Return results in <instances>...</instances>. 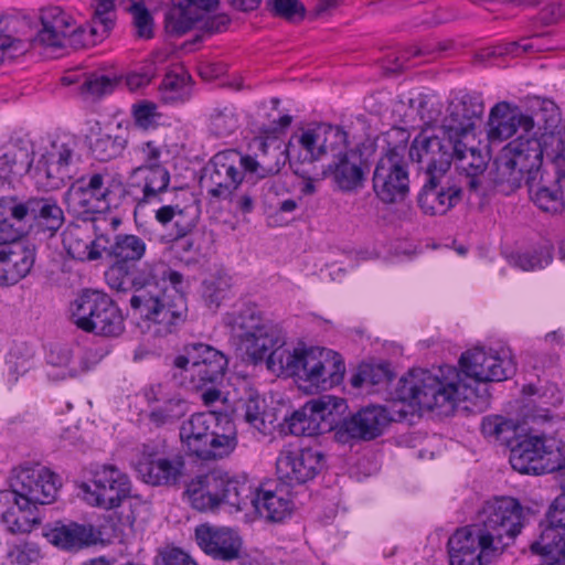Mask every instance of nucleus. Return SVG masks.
<instances>
[{"instance_id": "obj_48", "label": "nucleus", "mask_w": 565, "mask_h": 565, "mask_svg": "<svg viewBox=\"0 0 565 565\" xmlns=\"http://www.w3.org/2000/svg\"><path fill=\"white\" fill-rule=\"evenodd\" d=\"M518 425L500 415L487 416L481 423V433L486 438L508 444L515 435Z\"/></svg>"}, {"instance_id": "obj_32", "label": "nucleus", "mask_w": 565, "mask_h": 565, "mask_svg": "<svg viewBox=\"0 0 565 565\" xmlns=\"http://www.w3.org/2000/svg\"><path fill=\"white\" fill-rule=\"evenodd\" d=\"M34 246L15 243L0 244V285H14L32 269Z\"/></svg>"}, {"instance_id": "obj_60", "label": "nucleus", "mask_w": 565, "mask_h": 565, "mask_svg": "<svg viewBox=\"0 0 565 565\" xmlns=\"http://www.w3.org/2000/svg\"><path fill=\"white\" fill-rule=\"evenodd\" d=\"M198 220L199 211L196 207L185 206L180 209L178 206L173 221L177 238H183L190 234L196 226Z\"/></svg>"}, {"instance_id": "obj_38", "label": "nucleus", "mask_w": 565, "mask_h": 565, "mask_svg": "<svg viewBox=\"0 0 565 565\" xmlns=\"http://www.w3.org/2000/svg\"><path fill=\"white\" fill-rule=\"evenodd\" d=\"M329 169L334 182L344 192L354 191L363 185L364 171L361 167V160L352 150L334 159Z\"/></svg>"}, {"instance_id": "obj_62", "label": "nucleus", "mask_w": 565, "mask_h": 565, "mask_svg": "<svg viewBox=\"0 0 565 565\" xmlns=\"http://www.w3.org/2000/svg\"><path fill=\"white\" fill-rule=\"evenodd\" d=\"M9 557L17 565H30L39 561L41 552L36 544L23 542L10 550Z\"/></svg>"}, {"instance_id": "obj_2", "label": "nucleus", "mask_w": 565, "mask_h": 565, "mask_svg": "<svg viewBox=\"0 0 565 565\" xmlns=\"http://www.w3.org/2000/svg\"><path fill=\"white\" fill-rule=\"evenodd\" d=\"M524 510L511 497L484 502L478 522L457 529L449 537V565H488L521 533Z\"/></svg>"}, {"instance_id": "obj_11", "label": "nucleus", "mask_w": 565, "mask_h": 565, "mask_svg": "<svg viewBox=\"0 0 565 565\" xmlns=\"http://www.w3.org/2000/svg\"><path fill=\"white\" fill-rule=\"evenodd\" d=\"M86 502L93 507L111 510L130 498L132 484L129 476L114 463H97L90 478L81 484Z\"/></svg>"}, {"instance_id": "obj_25", "label": "nucleus", "mask_w": 565, "mask_h": 565, "mask_svg": "<svg viewBox=\"0 0 565 565\" xmlns=\"http://www.w3.org/2000/svg\"><path fill=\"white\" fill-rule=\"evenodd\" d=\"M73 157L74 151L68 145L53 142L36 162L33 175L36 185L45 191L62 188L73 177Z\"/></svg>"}, {"instance_id": "obj_37", "label": "nucleus", "mask_w": 565, "mask_h": 565, "mask_svg": "<svg viewBox=\"0 0 565 565\" xmlns=\"http://www.w3.org/2000/svg\"><path fill=\"white\" fill-rule=\"evenodd\" d=\"M250 503L258 515L270 522H281L291 512V502L277 492L259 488L252 489L247 504Z\"/></svg>"}, {"instance_id": "obj_19", "label": "nucleus", "mask_w": 565, "mask_h": 565, "mask_svg": "<svg viewBox=\"0 0 565 565\" xmlns=\"http://www.w3.org/2000/svg\"><path fill=\"white\" fill-rule=\"evenodd\" d=\"M9 215L19 224L33 222L41 231L54 235L64 224L65 217L53 196H30L24 201L11 198Z\"/></svg>"}, {"instance_id": "obj_39", "label": "nucleus", "mask_w": 565, "mask_h": 565, "mask_svg": "<svg viewBox=\"0 0 565 565\" xmlns=\"http://www.w3.org/2000/svg\"><path fill=\"white\" fill-rule=\"evenodd\" d=\"M33 162L32 151L25 147L13 146L0 156V180L10 185L31 169Z\"/></svg>"}, {"instance_id": "obj_27", "label": "nucleus", "mask_w": 565, "mask_h": 565, "mask_svg": "<svg viewBox=\"0 0 565 565\" xmlns=\"http://www.w3.org/2000/svg\"><path fill=\"white\" fill-rule=\"evenodd\" d=\"M143 396L148 404L154 405L149 420L157 427L173 424L189 412L188 401L167 384L149 385Z\"/></svg>"}, {"instance_id": "obj_36", "label": "nucleus", "mask_w": 565, "mask_h": 565, "mask_svg": "<svg viewBox=\"0 0 565 565\" xmlns=\"http://www.w3.org/2000/svg\"><path fill=\"white\" fill-rule=\"evenodd\" d=\"M47 541L63 550H79L94 542L93 527L75 522H56L44 532Z\"/></svg>"}, {"instance_id": "obj_64", "label": "nucleus", "mask_w": 565, "mask_h": 565, "mask_svg": "<svg viewBox=\"0 0 565 565\" xmlns=\"http://www.w3.org/2000/svg\"><path fill=\"white\" fill-rule=\"evenodd\" d=\"M162 565H198L189 554L178 547H166L160 552Z\"/></svg>"}, {"instance_id": "obj_45", "label": "nucleus", "mask_w": 565, "mask_h": 565, "mask_svg": "<svg viewBox=\"0 0 565 565\" xmlns=\"http://www.w3.org/2000/svg\"><path fill=\"white\" fill-rule=\"evenodd\" d=\"M533 202L544 212L561 213L565 210V178L557 179L551 186L532 192Z\"/></svg>"}, {"instance_id": "obj_40", "label": "nucleus", "mask_w": 565, "mask_h": 565, "mask_svg": "<svg viewBox=\"0 0 565 565\" xmlns=\"http://www.w3.org/2000/svg\"><path fill=\"white\" fill-rule=\"evenodd\" d=\"M20 500L21 498L12 495L13 504L2 515L4 524L13 534L29 533L39 523L38 507L32 504L24 507Z\"/></svg>"}, {"instance_id": "obj_42", "label": "nucleus", "mask_w": 565, "mask_h": 565, "mask_svg": "<svg viewBox=\"0 0 565 565\" xmlns=\"http://www.w3.org/2000/svg\"><path fill=\"white\" fill-rule=\"evenodd\" d=\"M67 209L76 215H87L105 210L104 202L90 193L79 181L73 183L64 194Z\"/></svg>"}, {"instance_id": "obj_8", "label": "nucleus", "mask_w": 565, "mask_h": 565, "mask_svg": "<svg viewBox=\"0 0 565 565\" xmlns=\"http://www.w3.org/2000/svg\"><path fill=\"white\" fill-rule=\"evenodd\" d=\"M185 495L191 507L198 511H214L221 504L244 510L252 487L221 470H211L195 476L186 484Z\"/></svg>"}, {"instance_id": "obj_51", "label": "nucleus", "mask_w": 565, "mask_h": 565, "mask_svg": "<svg viewBox=\"0 0 565 565\" xmlns=\"http://www.w3.org/2000/svg\"><path fill=\"white\" fill-rule=\"evenodd\" d=\"M117 86V78L103 73L85 74L81 83V94L85 97H100L110 94Z\"/></svg>"}, {"instance_id": "obj_1", "label": "nucleus", "mask_w": 565, "mask_h": 565, "mask_svg": "<svg viewBox=\"0 0 565 565\" xmlns=\"http://www.w3.org/2000/svg\"><path fill=\"white\" fill-rule=\"evenodd\" d=\"M224 323L231 329L237 345L254 364L266 361L271 371H282L308 382L317 390H328L341 383L345 365L341 355L326 348L303 351L285 350L282 328L266 319L255 305L226 313Z\"/></svg>"}, {"instance_id": "obj_58", "label": "nucleus", "mask_w": 565, "mask_h": 565, "mask_svg": "<svg viewBox=\"0 0 565 565\" xmlns=\"http://www.w3.org/2000/svg\"><path fill=\"white\" fill-rule=\"evenodd\" d=\"M271 12L290 22L300 21L305 18V6L298 0H268Z\"/></svg>"}, {"instance_id": "obj_29", "label": "nucleus", "mask_w": 565, "mask_h": 565, "mask_svg": "<svg viewBox=\"0 0 565 565\" xmlns=\"http://www.w3.org/2000/svg\"><path fill=\"white\" fill-rule=\"evenodd\" d=\"M195 540L205 554L224 562L237 557L243 548L242 537L231 527L202 524L195 529Z\"/></svg>"}, {"instance_id": "obj_9", "label": "nucleus", "mask_w": 565, "mask_h": 565, "mask_svg": "<svg viewBox=\"0 0 565 565\" xmlns=\"http://www.w3.org/2000/svg\"><path fill=\"white\" fill-rule=\"evenodd\" d=\"M68 311L72 323L84 332L115 338L125 330L120 309L105 292L83 291L71 302Z\"/></svg>"}, {"instance_id": "obj_26", "label": "nucleus", "mask_w": 565, "mask_h": 565, "mask_svg": "<svg viewBox=\"0 0 565 565\" xmlns=\"http://www.w3.org/2000/svg\"><path fill=\"white\" fill-rule=\"evenodd\" d=\"M90 193L104 202L105 207L134 206L142 204L138 191L129 179L124 183L107 170L94 172L78 180Z\"/></svg>"}, {"instance_id": "obj_33", "label": "nucleus", "mask_w": 565, "mask_h": 565, "mask_svg": "<svg viewBox=\"0 0 565 565\" xmlns=\"http://www.w3.org/2000/svg\"><path fill=\"white\" fill-rule=\"evenodd\" d=\"M62 243L72 258L85 262L100 258L109 239L105 235L93 239L88 226L70 224L62 233Z\"/></svg>"}, {"instance_id": "obj_50", "label": "nucleus", "mask_w": 565, "mask_h": 565, "mask_svg": "<svg viewBox=\"0 0 565 565\" xmlns=\"http://www.w3.org/2000/svg\"><path fill=\"white\" fill-rule=\"evenodd\" d=\"M167 54L157 52L153 54L152 61L143 65L139 71H134L125 76V85L130 92H137L148 86L157 75V63L164 62Z\"/></svg>"}, {"instance_id": "obj_47", "label": "nucleus", "mask_w": 565, "mask_h": 565, "mask_svg": "<svg viewBox=\"0 0 565 565\" xmlns=\"http://www.w3.org/2000/svg\"><path fill=\"white\" fill-rule=\"evenodd\" d=\"M454 160L457 169L465 174H482L487 166L481 152L473 147H468L465 140H456Z\"/></svg>"}, {"instance_id": "obj_22", "label": "nucleus", "mask_w": 565, "mask_h": 565, "mask_svg": "<svg viewBox=\"0 0 565 565\" xmlns=\"http://www.w3.org/2000/svg\"><path fill=\"white\" fill-rule=\"evenodd\" d=\"M323 454L313 448L285 447L276 459V473L288 486L312 480L323 468Z\"/></svg>"}, {"instance_id": "obj_23", "label": "nucleus", "mask_w": 565, "mask_h": 565, "mask_svg": "<svg viewBox=\"0 0 565 565\" xmlns=\"http://www.w3.org/2000/svg\"><path fill=\"white\" fill-rule=\"evenodd\" d=\"M337 403L331 396L307 402L285 419V428L295 436H316L329 431L335 422Z\"/></svg>"}, {"instance_id": "obj_28", "label": "nucleus", "mask_w": 565, "mask_h": 565, "mask_svg": "<svg viewBox=\"0 0 565 565\" xmlns=\"http://www.w3.org/2000/svg\"><path fill=\"white\" fill-rule=\"evenodd\" d=\"M535 125L534 117L522 113L518 106H512L508 102H499L489 114L488 139L491 142H502L519 130L524 134L532 132Z\"/></svg>"}, {"instance_id": "obj_3", "label": "nucleus", "mask_w": 565, "mask_h": 565, "mask_svg": "<svg viewBox=\"0 0 565 565\" xmlns=\"http://www.w3.org/2000/svg\"><path fill=\"white\" fill-rule=\"evenodd\" d=\"M154 264H145L135 276L129 300L135 315L149 322L157 337H166L178 330L186 319V300L180 290H167L158 284Z\"/></svg>"}, {"instance_id": "obj_56", "label": "nucleus", "mask_w": 565, "mask_h": 565, "mask_svg": "<svg viewBox=\"0 0 565 565\" xmlns=\"http://www.w3.org/2000/svg\"><path fill=\"white\" fill-rule=\"evenodd\" d=\"M419 118L430 132L443 135V117L445 113L438 102L425 100L419 105Z\"/></svg>"}, {"instance_id": "obj_13", "label": "nucleus", "mask_w": 565, "mask_h": 565, "mask_svg": "<svg viewBox=\"0 0 565 565\" xmlns=\"http://www.w3.org/2000/svg\"><path fill=\"white\" fill-rule=\"evenodd\" d=\"M556 471L561 477L562 492L552 502L539 540L531 544L534 554L546 557L550 565H565V446L558 458Z\"/></svg>"}, {"instance_id": "obj_16", "label": "nucleus", "mask_w": 565, "mask_h": 565, "mask_svg": "<svg viewBox=\"0 0 565 565\" xmlns=\"http://www.w3.org/2000/svg\"><path fill=\"white\" fill-rule=\"evenodd\" d=\"M543 161V148L535 137L520 136L509 142L497 160L498 181L519 185L525 173L539 171Z\"/></svg>"}, {"instance_id": "obj_20", "label": "nucleus", "mask_w": 565, "mask_h": 565, "mask_svg": "<svg viewBox=\"0 0 565 565\" xmlns=\"http://www.w3.org/2000/svg\"><path fill=\"white\" fill-rule=\"evenodd\" d=\"M373 191L385 204L403 201L409 190L408 172L404 159L395 151H390L376 163L373 173Z\"/></svg>"}, {"instance_id": "obj_34", "label": "nucleus", "mask_w": 565, "mask_h": 565, "mask_svg": "<svg viewBox=\"0 0 565 565\" xmlns=\"http://www.w3.org/2000/svg\"><path fill=\"white\" fill-rule=\"evenodd\" d=\"M428 178V183L418 195V205L425 214L444 215L461 201L462 191L457 185L438 188L437 180Z\"/></svg>"}, {"instance_id": "obj_61", "label": "nucleus", "mask_w": 565, "mask_h": 565, "mask_svg": "<svg viewBox=\"0 0 565 565\" xmlns=\"http://www.w3.org/2000/svg\"><path fill=\"white\" fill-rule=\"evenodd\" d=\"M244 419L253 428L265 434L268 429L262 402L256 397L248 398L244 404Z\"/></svg>"}, {"instance_id": "obj_17", "label": "nucleus", "mask_w": 565, "mask_h": 565, "mask_svg": "<svg viewBox=\"0 0 565 565\" xmlns=\"http://www.w3.org/2000/svg\"><path fill=\"white\" fill-rule=\"evenodd\" d=\"M10 487L11 495L21 498V504L38 507L55 500L60 480L54 472L41 465L20 466L13 469Z\"/></svg>"}, {"instance_id": "obj_59", "label": "nucleus", "mask_w": 565, "mask_h": 565, "mask_svg": "<svg viewBox=\"0 0 565 565\" xmlns=\"http://www.w3.org/2000/svg\"><path fill=\"white\" fill-rule=\"evenodd\" d=\"M511 258L514 266L523 270H533L547 265L552 256L548 250L541 249L515 254Z\"/></svg>"}, {"instance_id": "obj_4", "label": "nucleus", "mask_w": 565, "mask_h": 565, "mask_svg": "<svg viewBox=\"0 0 565 565\" xmlns=\"http://www.w3.org/2000/svg\"><path fill=\"white\" fill-rule=\"evenodd\" d=\"M282 152L276 148L270 153L275 159L270 162L266 153L259 160L250 156H242L238 151L230 149L220 151L212 157L205 168L202 183L206 186L210 196L225 200L238 188L246 171L255 173L259 178L277 174L284 161L279 157Z\"/></svg>"}, {"instance_id": "obj_46", "label": "nucleus", "mask_w": 565, "mask_h": 565, "mask_svg": "<svg viewBox=\"0 0 565 565\" xmlns=\"http://www.w3.org/2000/svg\"><path fill=\"white\" fill-rule=\"evenodd\" d=\"M318 129L323 156L331 154L333 159H337L350 152L348 150V134L341 127L320 124Z\"/></svg>"}, {"instance_id": "obj_54", "label": "nucleus", "mask_w": 565, "mask_h": 565, "mask_svg": "<svg viewBox=\"0 0 565 565\" xmlns=\"http://www.w3.org/2000/svg\"><path fill=\"white\" fill-rule=\"evenodd\" d=\"M114 9V0H96L95 11L92 19V35L104 36L108 33L114 24L111 11Z\"/></svg>"}, {"instance_id": "obj_10", "label": "nucleus", "mask_w": 565, "mask_h": 565, "mask_svg": "<svg viewBox=\"0 0 565 565\" xmlns=\"http://www.w3.org/2000/svg\"><path fill=\"white\" fill-rule=\"evenodd\" d=\"M173 366L191 390L203 391L222 381L227 359L209 344L192 343L184 347L183 354L173 359Z\"/></svg>"}, {"instance_id": "obj_30", "label": "nucleus", "mask_w": 565, "mask_h": 565, "mask_svg": "<svg viewBox=\"0 0 565 565\" xmlns=\"http://www.w3.org/2000/svg\"><path fill=\"white\" fill-rule=\"evenodd\" d=\"M184 467V459L179 455L159 457L143 452L136 469L146 483L171 487L179 483Z\"/></svg>"}, {"instance_id": "obj_5", "label": "nucleus", "mask_w": 565, "mask_h": 565, "mask_svg": "<svg viewBox=\"0 0 565 565\" xmlns=\"http://www.w3.org/2000/svg\"><path fill=\"white\" fill-rule=\"evenodd\" d=\"M180 439L186 452L203 461L228 457L237 447L234 422L214 413H195L182 423Z\"/></svg>"}, {"instance_id": "obj_12", "label": "nucleus", "mask_w": 565, "mask_h": 565, "mask_svg": "<svg viewBox=\"0 0 565 565\" xmlns=\"http://www.w3.org/2000/svg\"><path fill=\"white\" fill-rule=\"evenodd\" d=\"M563 446L554 438L540 434H526L510 450L511 467L526 475L555 472Z\"/></svg>"}, {"instance_id": "obj_57", "label": "nucleus", "mask_w": 565, "mask_h": 565, "mask_svg": "<svg viewBox=\"0 0 565 565\" xmlns=\"http://www.w3.org/2000/svg\"><path fill=\"white\" fill-rule=\"evenodd\" d=\"M533 403L534 401H530L524 405L522 411L523 423L527 426L529 434L540 431L541 426L550 424L553 420V415L550 409L537 407Z\"/></svg>"}, {"instance_id": "obj_21", "label": "nucleus", "mask_w": 565, "mask_h": 565, "mask_svg": "<svg viewBox=\"0 0 565 565\" xmlns=\"http://www.w3.org/2000/svg\"><path fill=\"white\" fill-rule=\"evenodd\" d=\"M484 104L480 94L465 93L452 98L443 117V135L455 140H465L480 122Z\"/></svg>"}, {"instance_id": "obj_24", "label": "nucleus", "mask_w": 565, "mask_h": 565, "mask_svg": "<svg viewBox=\"0 0 565 565\" xmlns=\"http://www.w3.org/2000/svg\"><path fill=\"white\" fill-rule=\"evenodd\" d=\"M460 365L468 376L479 382H501L515 372V364L509 352L484 351L476 348L465 352Z\"/></svg>"}, {"instance_id": "obj_6", "label": "nucleus", "mask_w": 565, "mask_h": 565, "mask_svg": "<svg viewBox=\"0 0 565 565\" xmlns=\"http://www.w3.org/2000/svg\"><path fill=\"white\" fill-rule=\"evenodd\" d=\"M42 28L34 33L31 20L28 18L9 17L0 19V31L8 32L7 39L0 40L3 52L21 54L32 45L51 49H63V41L72 26V17L58 7H52L41 12Z\"/></svg>"}, {"instance_id": "obj_63", "label": "nucleus", "mask_w": 565, "mask_h": 565, "mask_svg": "<svg viewBox=\"0 0 565 565\" xmlns=\"http://www.w3.org/2000/svg\"><path fill=\"white\" fill-rule=\"evenodd\" d=\"M451 46L452 43L450 41H426L412 45V52L416 57H424L425 61H430Z\"/></svg>"}, {"instance_id": "obj_44", "label": "nucleus", "mask_w": 565, "mask_h": 565, "mask_svg": "<svg viewBox=\"0 0 565 565\" xmlns=\"http://www.w3.org/2000/svg\"><path fill=\"white\" fill-rule=\"evenodd\" d=\"M201 20L203 18L192 10L189 4L178 0L166 13L164 24L168 33L183 35Z\"/></svg>"}, {"instance_id": "obj_43", "label": "nucleus", "mask_w": 565, "mask_h": 565, "mask_svg": "<svg viewBox=\"0 0 565 565\" xmlns=\"http://www.w3.org/2000/svg\"><path fill=\"white\" fill-rule=\"evenodd\" d=\"M190 77L182 67L169 71L160 85L161 98L164 103H183L191 96Z\"/></svg>"}, {"instance_id": "obj_49", "label": "nucleus", "mask_w": 565, "mask_h": 565, "mask_svg": "<svg viewBox=\"0 0 565 565\" xmlns=\"http://www.w3.org/2000/svg\"><path fill=\"white\" fill-rule=\"evenodd\" d=\"M126 146L127 139L124 136L98 134L90 149L97 160L109 161L120 156Z\"/></svg>"}, {"instance_id": "obj_15", "label": "nucleus", "mask_w": 565, "mask_h": 565, "mask_svg": "<svg viewBox=\"0 0 565 565\" xmlns=\"http://www.w3.org/2000/svg\"><path fill=\"white\" fill-rule=\"evenodd\" d=\"M135 151L142 163L130 171L128 179L137 189L141 203H150L168 190L170 172L160 161L162 147L158 142H141Z\"/></svg>"}, {"instance_id": "obj_35", "label": "nucleus", "mask_w": 565, "mask_h": 565, "mask_svg": "<svg viewBox=\"0 0 565 565\" xmlns=\"http://www.w3.org/2000/svg\"><path fill=\"white\" fill-rule=\"evenodd\" d=\"M279 157L281 161L289 159L291 166H298L305 162L312 163L323 157V150L320 143L318 126L302 130L299 135H294L286 150Z\"/></svg>"}, {"instance_id": "obj_18", "label": "nucleus", "mask_w": 565, "mask_h": 565, "mask_svg": "<svg viewBox=\"0 0 565 565\" xmlns=\"http://www.w3.org/2000/svg\"><path fill=\"white\" fill-rule=\"evenodd\" d=\"M455 143L450 137L423 129L412 142L409 157L433 181L438 180L450 168Z\"/></svg>"}, {"instance_id": "obj_52", "label": "nucleus", "mask_w": 565, "mask_h": 565, "mask_svg": "<svg viewBox=\"0 0 565 565\" xmlns=\"http://www.w3.org/2000/svg\"><path fill=\"white\" fill-rule=\"evenodd\" d=\"M128 8L132 15V24L136 35L140 39L149 40L153 36V19L146 8L143 0H130Z\"/></svg>"}, {"instance_id": "obj_7", "label": "nucleus", "mask_w": 565, "mask_h": 565, "mask_svg": "<svg viewBox=\"0 0 565 565\" xmlns=\"http://www.w3.org/2000/svg\"><path fill=\"white\" fill-rule=\"evenodd\" d=\"M448 375L440 379L431 371L416 369L399 381L398 395L404 402L427 411L448 415L454 412L457 401L456 369L447 366Z\"/></svg>"}, {"instance_id": "obj_55", "label": "nucleus", "mask_w": 565, "mask_h": 565, "mask_svg": "<svg viewBox=\"0 0 565 565\" xmlns=\"http://www.w3.org/2000/svg\"><path fill=\"white\" fill-rule=\"evenodd\" d=\"M388 381V372L381 365L364 364L361 365L351 379V384L354 387H362L364 385H377Z\"/></svg>"}, {"instance_id": "obj_31", "label": "nucleus", "mask_w": 565, "mask_h": 565, "mask_svg": "<svg viewBox=\"0 0 565 565\" xmlns=\"http://www.w3.org/2000/svg\"><path fill=\"white\" fill-rule=\"evenodd\" d=\"M390 422V414L383 406L370 405L345 418L341 430L351 438L373 440L383 434Z\"/></svg>"}, {"instance_id": "obj_53", "label": "nucleus", "mask_w": 565, "mask_h": 565, "mask_svg": "<svg viewBox=\"0 0 565 565\" xmlns=\"http://www.w3.org/2000/svg\"><path fill=\"white\" fill-rule=\"evenodd\" d=\"M131 116L137 127L148 130L158 126L161 114L156 103L140 100L131 106Z\"/></svg>"}, {"instance_id": "obj_14", "label": "nucleus", "mask_w": 565, "mask_h": 565, "mask_svg": "<svg viewBox=\"0 0 565 565\" xmlns=\"http://www.w3.org/2000/svg\"><path fill=\"white\" fill-rule=\"evenodd\" d=\"M103 252L114 259L105 271L107 285L116 291L132 290L135 276L142 269L134 273L135 265L147 252L145 239L134 234H117Z\"/></svg>"}, {"instance_id": "obj_41", "label": "nucleus", "mask_w": 565, "mask_h": 565, "mask_svg": "<svg viewBox=\"0 0 565 565\" xmlns=\"http://www.w3.org/2000/svg\"><path fill=\"white\" fill-rule=\"evenodd\" d=\"M241 126V116L234 104L221 103L215 105L209 115V130L215 137H227Z\"/></svg>"}]
</instances>
